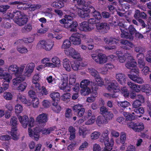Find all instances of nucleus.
Instances as JSON below:
<instances>
[{
	"mask_svg": "<svg viewBox=\"0 0 151 151\" xmlns=\"http://www.w3.org/2000/svg\"><path fill=\"white\" fill-rule=\"evenodd\" d=\"M54 45V43L52 41L48 40H40L37 45L38 49H43L47 51L50 50Z\"/></svg>",
	"mask_w": 151,
	"mask_h": 151,
	"instance_id": "1",
	"label": "nucleus"
},
{
	"mask_svg": "<svg viewBox=\"0 0 151 151\" xmlns=\"http://www.w3.org/2000/svg\"><path fill=\"white\" fill-rule=\"evenodd\" d=\"M18 14L16 19H15V22L19 26H22L26 24L28 21L27 16L20 11L18 13Z\"/></svg>",
	"mask_w": 151,
	"mask_h": 151,
	"instance_id": "2",
	"label": "nucleus"
},
{
	"mask_svg": "<svg viewBox=\"0 0 151 151\" xmlns=\"http://www.w3.org/2000/svg\"><path fill=\"white\" fill-rule=\"evenodd\" d=\"M91 57L97 63L99 64H103L107 61V59L105 55L99 53L98 55L92 54Z\"/></svg>",
	"mask_w": 151,
	"mask_h": 151,
	"instance_id": "3",
	"label": "nucleus"
},
{
	"mask_svg": "<svg viewBox=\"0 0 151 151\" xmlns=\"http://www.w3.org/2000/svg\"><path fill=\"white\" fill-rule=\"evenodd\" d=\"M65 52L66 55L71 56L74 59H81L80 53L73 48L70 47L65 50Z\"/></svg>",
	"mask_w": 151,
	"mask_h": 151,
	"instance_id": "4",
	"label": "nucleus"
},
{
	"mask_svg": "<svg viewBox=\"0 0 151 151\" xmlns=\"http://www.w3.org/2000/svg\"><path fill=\"white\" fill-rule=\"evenodd\" d=\"M48 120V115L42 113L38 115L36 119V122L41 126L44 127Z\"/></svg>",
	"mask_w": 151,
	"mask_h": 151,
	"instance_id": "5",
	"label": "nucleus"
},
{
	"mask_svg": "<svg viewBox=\"0 0 151 151\" xmlns=\"http://www.w3.org/2000/svg\"><path fill=\"white\" fill-rule=\"evenodd\" d=\"M90 81L88 80L84 79L83 80L81 83L80 87L82 88L81 90V94L86 92L87 94L91 92L88 86L90 84Z\"/></svg>",
	"mask_w": 151,
	"mask_h": 151,
	"instance_id": "6",
	"label": "nucleus"
},
{
	"mask_svg": "<svg viewBox=\"0 0 151 151\" xmlns=\"http://www.w3.org/2000/svg\"><path fill=\"white\" fill-rule=\"evenodd\" d=\"M107 89L109 91H112L115 92H119L120 88L118 83L116 81H112L108 83Z\"/></svg>",
	"mask_w": 151,
	"mask_h": 151,
	"instance_id": "7",
	"label": "nucleus"
},
{
	"mask_svg": "<svg viewBox=\"0 0 151 151\" xmlns=\"http://www.w3.org/2000/svg\"><path fill=\"white\" fill-rule=\"evenodd\" d=\"M81 35L80 34L78 33L72 35L70 37V40L73 44L78 45L81 43V40L80 38Z\"/></svg>",
	"mask_w": 151,
	"mask_h": 151,
	"instance_id": "8",
	"label": "nucleus"
},
{
	"mask_svg": "<svg viewBox=\"0 0 151 151\" xmlns=\"http://www.w3.org/2000/svg\"><path fill=\"white\" fill-rule=\"evenodd\" d=\"M18 118L22 126L24 128L27 127L29 123L28 116L26 115H19L18 116Z\"/></svg>",
	"mask_w": 151,
	"mask_h": 151,
	"instance_id": "9",
	"label": "nucleus"
},
{
	"mask_svg": "<svg viewBox=\"0 0 151 151\" xmlns=\"http://www.w3.org/2000/svg\"><path fill=\"white\" fill-rule=\"evenodd\" d=\"M115 78L119 83L122 85H124L126 81V77L121 73H118L116 74Z\"/></svg>",
	"mask_w": 151,
	"mask_h": 151,
	"instance_id": "10",
	"label": "nucleus"
},
{
	"mask_svg": "<svg viewBox=\"0 0 151 151\" xmlns=\"http://www.w3.org/2000/svg\"><path fill=\"white\" fill-rule=\"evenodd\" d=\"M96 27L98 29L101 30L103 33H107L109 29V25L105 22L101 23L97 25Z\"/></svg>",
	"mask_w": 151,
	"mask_h": 151,
	"instance_id": "11",
	"label": "nucleus"
},
{
	"mask_svg": "<svg viewBox=\"0 0 151 151\" xmlns=\"http://www.w3.org/2000/svg\"><path fill=\"white\" fill-rule=\"evenodd\" d=\"M125 64L126 67L128 69H131L132 68H134L136 67L137 63L133 57H131Z\"/></svg>",
	"mask_w": 151,
	"mask_h": 151,
	"instance_id": "12",
	"label": "nucleus"
},
{
	"mask_svg": "<svg viewBox=\"0 0 151 151\" xmlns=\"http://www.w3.org/2000/svg\"><path fill=\"white\" fill-rule=\"evenodd\" d=\"M80 29L85 31H89L92 30V29L89 26V24L86 22L84 21L80 24Z\"/></svg>",
	"mask_w": 151,
	"mask_h": 151,
	"instance_id": "13",
	"label": "nucleus"
},
{
	"mask_svg": "<svg viewBox=\"0 0 151 151\" xmlns=\"http://www.w3.org/2000/svg\"><path fill=\"white\" fill-rule=\"evenodd\" d=\"M96 122L97 125L99 126H101L103 124H106L107 123L104 116H103L100 115L98 116Z\"/></svg>",
	"mask_w": 151,
	"mask_h": 151,
	"instance_id": "14",
	"label": "nucleus"
},
{
	"mask_svg": "<svg viewBox=\"0 0 151 151\" xmlns=\"http://www.w3.org/2000/svg\"><path fill=\"white\" fill-rule=\"evenodd\" d=\"M0 79H3L4 82H9L12 79V76L7 72H3L1 75H0Z\"/></svg>",
	"mask_w": 151,
	"mask_h": 151,
	"instance_id": "15",
	"label": "nucleus"
},
{
	"mask_svg": "<svg viewBox=\"0 0 151 151\" xmlns=\"http://www.w3.org/2000/svg\"><path fill=\"white\" fill-rule=\"evenodd\" d=\"M134 111V113L135 115L137 116V117H140L142 116V115L144 113V110L142 107H138L135 108L133 110Z\"/></svg>",
	"mask_w": 151,
	"mask_h": 151,
	"instance_id": "16",
	"label": "nucleus"
},
{
	"mask_svg": "<svg viewBox=\"0 0 151 151\" xmlns=\"http://www.w3.org/2000/svg\"><path fill=\"white\" fill-rule=\"evenodd\" d=\"M129 87L132 90L136 92H139L140 91V88L139 85H137L130 82L127 83Z\"/></svg>",
	"mask_w": 151,
	"mask_h": 151,
	"instance_id": "17",
	"label": "nucleus"
},
{
	"mask_svg": "<svg viewBox=\"0 0 151 151\" xmlns=\"http://www.w3.org/2000/svg\"><path fill=\"white\" fill-rule=\"evenodd\" d=\"M68 131L70 134L69 139L70 140H73L76 137V130L75 128L70 126L68 129Z\"/></svg>",
	"mask_w": 151,
	"mask_h": 151,
	"instance_id": "18",
	"label": "nucleus"
},
{
	"mask_svg": "<svg viewBox=\"0 0 151 151\" xmlns=\"http://www.w3.org/2000/svg\"><path fill=\"white\" fill-rule=\"evenodd\" d=\"M129 77L135 82L139 83H142L143 82V79L140 77H138L136 76L129 74L128 75Z\"/></svg>",
	"mask_w": 151,
	"mask_h": 151,
	"instance_id": "19",
	"label": "nucleus"
},
{
	"mask_svg": "<svg viewBox=\"0 0 151 151\" xmlns=\"http://www.w3.org/2000/svg\"><path fill=\"white\" fill-rule=\"evenodd\" d=\"M25 77L22 76H19L12 80L13 84L15 86H17L21 82L25 80Z\"/></svg>",
	"mask_w": 151,
	"mask_h": 151,
	"instance_id": "20",
	"label": "nucleus"
},
{
	"mask_svg": "<svg viewBox=\"0 0 151 151\" xmlns=\"http://www.w3.org/2000/svg\"><path fill=\"white\" fill-rule=\"evenodd\" d=\"M17 99L23 103L27 104L28 106H29L31 104V102L29 101H28L26 97L23 95H19L18 96Z\"/></svg>",
	"mask_w": 151,
	"mask_h": 151,
	"instance_id": "21",
	"label": "nucleus"
},
{
	"mask_svg": "<svg viewBox=\"0 0 151 151\" xmlns=\"http://www.w3.org/2000/svg\"><path fill=\"white\" fill-rule=\"evenodd\" d=\"M109 133V131L107 129H105L102 134V136L104 138L103 140H102V141L104 140V144H110V141L109 142V139L108 137Z\"/></svg>",
	"mask_w": 151,
	"mask_h": 151,
	"instance_id": "22",
	"label": "nucleus"
},
{
	"mask_svg": "<svg viewBox=\"0 0 151 151\" xmlns=\"http://www.w3.org/2000/svg\"><path fill=\"white\" fill-rule=\"evenodd\" d=\"M70 64V61L68 59L65 58L63 60V67L66 70L68 71L71 70V67Z\"/></svg>",
	"mask_w": 151,
	"mask_h": 151,
	"instance_id": "23",
	"label": "nucleus"
},
{
	"mask_svg": "<svg viewBox=\"0 0 151 151\" xmlns=\"http://www.w3.org/2000/svg\"><path fill=\"white\" fill-rule=\"evenodd\" d=\"M114 140L112 138H111L110 140V144H104L105 147L103 151H110L113 147Z\"/></svg>",
	"mask_w": 151,
	"mask_h": 151,
	"instance_id": "24",
	"label": "nucleus"
},
{
	"mask_svg": "<svg viewBox=\"0 0 151 151\" xmlns=\"http://www.w3.org/2000/svg\"><path fill=\"white\" fill-rule=\"evenodd\" d=\"M50 96L52 99L53 102H58L59 100L60 96L59 93L56 92L50 93Z\"/></svg>",
	"mask_w": 151,
	"mask_h": 151,
	"instance_id": "25",
	"label": "nucleus"
},
{
	"mask_svg": "<svg viewBox=\"0 0 151 151\" xmlns=\"http://www.w3.org/2000/svg\"><path fill=\"white\" fill-rule=\"evenodd\" d=\"M52 109L55 112L58 113L61 109L60 106L58 104V102H54L52 103Z\"/></svg>",
	"mask_w": 151,
	"mask_h": 151,
	"instance_id": "26",
	"label": "nucleus"
},
{
	"mask_svg": "<svg viewBox=\"0 0 151 151\" xmlns=\"http://www.w3.org/2000/svg\"><path fill=\"white\" fill-rule=\"evenodd\" d=\"M103 40L104 42L108 44H110L111 43L112 44L116 43L118 42L117 40L111 37H104Z\"/></svg>",
	"mask_w": 151,
	"mask_h": 151,
	"instance_id": "27",
	"label": "nucleus"
},
{
	"mask_svg": "<svg viewBox=\"0 0 151 151\" xmlns=\"http://www.w3.org/2000/svg\"><path fill=\"white\" fill-rule=\"evenodd\" d=\"M10 124L12 126V129L17 128V118L15 116H13L11 119Z\"/></svg>",
	"mask_w": 151,
	"mask_h": 151,
	"instance_id": "28",
	"label": "nucleus"
},
{
	"mask_svg": "<svg viewBox=\"0 0 151 151\" xmlns=\"http://www.w3.org/2000/svg\"><path fill=\"white\" fill-rule=\"evenodd\" d=\"M78 14L79 16L83 18L87 19L88 18L89 14L87 11L82 10H80L78 11Z\"/></svg>",
	"mask_w": 151,
	"mask_h": 151,
	"instance_id": "29",
	"label": "nucleus"
},
{
	"mask_svg": "<svg viewBox=\"0 0 151 151\" xmlns=\"http://www.w3.org/2000/svg\"><path fill=\"white\" fill-rule=\"evenodd\" d=\"M120 29L122 33L121 35V36L122 38L129 39L130 40L133 39V36L132 35L129 34L128 33H124V30L122 29L121 28H120Z\"/></svg>",
	"mask_w": 151,
	"mask_h": 151,
	"instance_id": "30",
	"label": "nucleus"
},
{
	"mask_svg": "<svg viewBox=\"0 0 151 151\" xmlns=\"http://www.w3.org/2000/svg\"><path fill=\"white\" fill-rule=\"evenodd\" d=\"M88 132V131L86 128L81 127L79 128L78 132L79 135L82 136L83 138H84L87 134Z\"/></svg>",
	"mask_w": 151,
	"mask_h": 151,
	"instance_id": "31",
	"label": "nucleus"
},
{
	"mask_svg": "<svg viewBox=\"0 0 151 151\" xmlns=\"http://www.w3.org/2000/svg\"><path fill=\"white\" fill-rule=\"evenodd\" d=\"M104 116L107 123L109 121L111 120L114 117V114L110 111H109L105 115H104Z\"/></svg>",
	"mask_w": 151,
	"mask_h": 151,
	"instance_id": "32",
	"label": "nucleus"
},
{
	"mask_svg": "<svg viewBox=\"0 0 151 151\" xmlns=\"http://www.w3.org/2000/svg\"><path fill=\"white\" fill-rule=\"evenodd\" d=\"M90 8L92 11V13H93V15L98 20H100L101 19L102 17L100 13L99 12L96 11L92 6Z\"/></svg>",
	"mask_w": 151,
	"mask_h": 151,
	"instance_id": "33",
	"label": "nucleus"
},
{
	"mask_svg": "<svg viewBox=\"0 0 151 151\" xmlns=\"http://www.w3.org/2000/svg\"><path fill=\"white\" fill-rule=\"evenodd\" d=\"M142 89L143 91L145 92L147 95H149L151 93V87L149 85H143Z\"/></svg>",
	"mask_w": 151,
	"mask_h": 151,
	"instance_id": "34",
	"label": "nucleus"
},
{
	"mask_svg": "<svg viewBox=\"0 0 151 151\" xmlns=\"http://www.w3.org/2000/svg\"><path fill=\"white\" fill-rule=\"evenodd\" d=\"M51 5L53 7L58 8H61L64 6L63 3L61 1H54L52 3Z\"/></svg>",
	"mask_w": 151,
	"mask_h": 151,
	"instance_id": "35",
	"label": "nucleus"
},
{
	"mask_svg": "<svg viewBox=\"0 0 151 151\" xmlns=\"http://www.w3.org/2000/svg\"><path fill=\"white\" fill-rule=\"evenodd\" d=\"M12 4L14 5H17V7L19 9H22L24 7V5H27L26 3L24 1H15L12 2Z\"/></svg>",
	"mask_w": 151,
	"mask_h": 151,
	"instance_id": "36",
	"label": "nucleus"
},
{
	"mask_svg": "<svg viewBox=\"0 0 151 151\" xmlns=\"http://www.w3.org/2000/svg\"><path fill=\"white\" fill-rule=\"evenodd\" d=\"M17 128L12 129L11 134L12 138L14 140H17L18 139V136L17 135Z\"/></svg>",
	"mask_w": 151,
	"mask_h": 151,
	"instance_id": "37",
	"label": "nucleus"
},
{
	"mask_svg": "<svg viewBox=\"0 0 151 151\" xmlns=\"http://www.w3.org/2000/svg\"><path fill=\"white\" fill-rule=\"evenodd\" d=\"M72 69L75 71H77L79 69L80 64L78 62L76 61L72 62L71 64Z\"/></svg>",
	"mask_w": 151,
	"mask_h": 151,
	"instance_id": "38",
	"label": "nucleus"
},
{
	"mask_svg": "<svg viewBox=\"0 0 151 151\" xmlns=\"http://www.w3.org/2000/svg\"><path fill=\"white\" fill-rule=\"evenodd\" d=\"M101 135L100 132L95 131L91 134L90 137L92 139H96L99 138Z\"/></svg>",
	"mask_w": 151,
	"mask_h": 151,
	"instance_id": "39",
	"label": "nucleus"
},
{
	"mask_svg": "<svg viewBox=\"0 0 151 151\" xmlns=\"http://www.w3.org/2000/svg\"><path fill=\"white\" fill-rule=\"evenodd\" d=\"M117 56L118 57V60L120 63H124L126 60V58L124 55L119 52L117 53Z\"/></svg>",
	"mask_w": 151,
	"mask_h": 151,
	"instance_id": "40",
	"label": "nucleus"
},
{
	"mask_svg": "<svg viewBox=\"0 0 151 151\" xmlns=\"http://www.w3.org/2000/svg\"><path fill=\"white\" fill-rule=\"evenodd\" d=\"M89 72L91 73V75L94 76L95 78H97L99 76L98 72L97 70L94 69L92 68H88Z\"/></svg>",
	"mask_w": 151,
	"mask_h": 151,
	"instance_id": "41",
	"label": "nucleus"
},
{
	"mask_svg": "<svg viewBox=\"0 0 151 151\" xmlns=\"http://www.w3.org/2000/svg\"><path fill=\"white\" fill-rule=\"evenodd\" d=\"M144 128V126L142 123H136L134 131L139 132L142 130Z\"/></svg>",
	"mask_w": 151,
	"mask_h": 151,
	"instance_id": "42",
	"label": "nucleus"
},
{
	"mask_svg": "<svg viewBox=\"0 0 151 151\" xmlns=\"http://www.w3.org/2000/svg\"><path fill=\"white\" fill-rule=\"evenodd\" d=\"M78 24L76 21L72 22L69 28H71L70 31L71 32H75L77 31L76 27L78 26Z\"/></svg>",
	"mask_w": 151,
	"mask_h": 151,
	"instance_id": "43",
	"label": "nucleus"
},
{
	"mask_svg": "<svg viewBox=\"0 0 151 151\" xmlns=\"http://www.w3.org/2000/svg\"><path fill=\"white\" fill-rule=\"evenodd\" d=\"M32 29V26L30 24H27L22 28V31L23 33H26L30 32Z\"/></svg>",
	"mask_w": 151,
	"mask_h": 151,
	"instance_id": "44",
	"label": "nucleus"
},
{
	"mask_svg": "<svg viewBox=\"0 0 151 151\" xmlns=\"http://www.w3.org/2000/svg\"><path fill=\"white\" fill-rule=\"evenodd\" d=\"M67 84V83L65 84L64 83H62L60 86V89L65 91H70V90L71 87L68 86Z\"/></svg>",
	"mask_w": 151,
	"mask_h": 151,
	"instance_id": "45",
	"label": "nucleus"
},
{
	"mask_svg": "<svg viewBox=\"0 0 151 151\" xmlns=\"http://www.w3.org/2000/svg\"><path fill=\"white\" fill-rule=\"evenodd\" d=\"M3 96L4 99L6 100H11L13 98L12 94L8 92H6L4 93Z\"/></svg>",
	"mask_w": 151,
	"mask_h": 151,
	"instance_id": "46",
	"label": "nucleus"
},
{
	"mask_svg": "<svg viewBox=\"0 0 151 151\" xmlns=\"http://www.w3.org/2000/svg\"><path fill=\"white\" fill-rule=\"evenodd\" d=\"M120 43L122 44L128 46L131 48H132L134 46V45L133 43L127 40H121Z\"/></svg>",
	"mask_w": 151,
	"mask_h": 151,
	"instance_id": "47",
	"label": "nucleus"
},
{
	"mask_svg": "<svg viewBox=\"0 0 151 151\" xmlns=\"http://www.w3.org/2000/svg\"><path fill=\"white\" fill-rule=\"evenodd\" d=\"M117 104L119 106L124 108H126L129 105V103L126 101H118Z\"/></svg>",
	"mask_w": 151,
	"mask_h": 151,
	"instance_id": "48",
	"label": "nucleus"
},
{
	"mask_svg": "<svg viewBox=\"0 0 151 151\" xmlns=\"http://www.w3.org/2000/svg\"><path fill=\"white\" fill-rule=\"evenodd\" d=\"M71 45V41L68 40H64L62 45L61 47L63 49H66L69 47Z\"/></svg>",
	"mask_w": 151,
	"mask_h": 151,
	"instance_id": "49",
	"label": "nucleus"
},
{
	"mask_svg": "<svg viewBox=\"0 0 151 151\" xmlns=\"http://www.w3.org/2000/svg\"><path fill=\"white\" fill-rule=\"evenodd\" d=\"M76 76L73 74L70 75L69 79V83L70 85H74L76 81Z\"/></svg>",
	"mask_w": 151,
	"mask_h": 151,
	"instance_id": "50",
	"label": "nucleus"
},
{
	"mask_svg": "<svg viewBox=\"0 0 151 151\" xmlns=\"http://www.w3.org/2000/svg\"><path fill=\"white\" fill-rule=\"evenodd\" d=\"M27 86V84L25 82L21 83L17 87V89L19 91H23L26 88Z\"/></svg>",
	"mask_w": 151,
	"mask_h": 151,
	"instance_id": "51",
	"label": "nucleus"
},
{
	"mask_svg": "<svg viewBox=\"0 0 151 151\" xmlns=\"http://www.w3.org/2000/svg\"><path fill=\"white\" fill-rule=\"evenodd\" d=\"M17 50L19 53L21 54L26 53L28 51L27 49L24 47H17Z\"/></svg>",
	"mask_w": 151,
	"mask_h": 151,
	"instance_id": "52",
	"label": "nucleus"
},
{
	"mask_svg": "<svg viewBox=\"0 0 151 151\" xmlns=\"http://www.w3.org/2000/svg\"><path fill=\"white\" fill-rule=\"evenodd\" d=\"M54 130V127H50L47 129H44L41 131L42 133L45 135L49 134L51 132Z\"/></svg>",
	"mask_w": 151,
	"mask_h": 151,
	"instance_id": "53",
	"label": "nucleus"
},
{
	"mask_svg": "<svg viewBox=\"0 0 151 151\" xmlns=\"http://www.w3.org/2000/svg\"><path fill=\"white\" fill-rule=\"evenodd\" d=\"M25 66V64H24L21 66L19 68L17 67L18 69L16 74V76H21L20 74H21L23 72Z\"/></svg>",
	"mask_w": 151,
	"mask_h": 151,
	"instance_id": "54",
	"label": "nucleus"
},
{
	"mask_svg": "<svg viewBox=\"0 0 151 151\" xmlns=\"http://www.w3.org/2000/svg\"><path fill=\"white\" fill-rule=\"evenodd\" d=\"M33 71V70L25 68L24 71V77H30Z\"/></svg>",
	"mask_w": 151,
	"mask_h": 151,
	"instance_id": "55",
	"label": "nucleus"
},
{
	"mask_svg": "<svg viewBox=\"0 0 151 151\" xmlns=\"http://www.w3.org/2000/svg\"><path fill=\"white\" fill-rule=\"evenodd\" d=\"M15 110L16 113H20L22 112L23 110L22 107L20 104H18L15 106Z\"/></svg>",
	"mask_w": 151,
	"mask_h": 151,
	"instance_id": "56",
	"label": "nucleus"
},
{
	"mask_svg": "<svg viewBox=\"0 0 151 151\" xmlns=\"http://www.w3.org/2000/svg\"><path fill=\"white\" fill-rule=\"evenodd\" d=\"M134 51L136 52L139 53H143L145 52V48L140 46L135 47Z\"/></svg>",
	"mask_w": 151,
	"mask_h": 151,
	"instance_id": "57",
	"label": "nucleus"
},
{
	"mask_svg": "<svg viewBox=\"0 0 151 151\" xmlns=\"http://www.w3.org/2000/svg\"><path fill=\"white\" fill-rule=\"evenodd\" d=\"M17 67V66L16 65H12L9 66L8 68L9 71V72H14L16 74L18 69Z\"/></svg>",
	"mask_w": 151,
	"mask_h": 151,
	"instance_id": "58",
	"label": "nucleus"
},
{
	"mask_svg": "<svg viewBox=\"0 0 151 151\" xmlns=\"http://www.w3.org/2000/svg\"><path fill=\"white\" fill-rule=\"evenodd\" d=\"M32 101L33 107L35 108L37 107L39 104V99L37 97H34Z\"/></svg>",
	"mask_w": 151,
	"mask_h": 151,
	"instance_id": "59",
	"label": "nucleus"
},
{
	"mask_svg": "<svg viewBox=\"0 0 151 151\" xmlns=\"http://www.w3.org/2000/svg\"><path fill=\"white\" fill-rule=\"evenodd\" d=\"M137 116L135 115L134 112H133L132 114H129L128 116L127 117L126 120H134L137 118Z\"/></svg>",
	"mask_w": 151,
	"mask_h": 151,
	"instance_id": "60",
	"label": "nucleus"
},
{
	"mask_svg": "<svg viewBox=\"0 0 151 151\" xmlns=\"http://www.w3.org/2000/svg\"><path fill=\"white\" fill-rule=\"evenodd\" d=\"M52 61L56 67H58L60 65V61L57 57H54L52 58Z\"/></svg>",
	"mask_w": 151,
	"mask_h": 151,
	"instance_id": "61",
	"label": "nucleus"
},
{
	"mask_svg": "<svg viewBox=\"0 0 151 151\" xmlns=\"http://www.w3.org/2000/svg\"><path fill=\"white\" fill-rule=\"evenodd\" d=\"M19 11H16L15 12H13L12 13H9L8 14V16L9 17V18L11 19H13L15 22V19H16L17 16L18 15V13H19Z\"/></svg>",
	"mask_w": 151,
	"mask_h": 151,
	"instance_id": "62",
	"label": "nucleus"
},
{
	"mask_svg": "<svg viewBox=\"0 0 151 151\" xmlns=\"http://www.w3.org/2000/svg\"><path fill=\"white\" fill-rule=\"evenodd\" d=\"M72 116V110L70 109H67L65 110V117L68 119L70 118Z\"/></svg>",
	"mask_w": 151,
	"mask_h": 151,
	"instance_id": "63",
	"label": "nucleus"
},
{
	"mask_svg": "<svg viewBox=\"0 0 151 151\" xmlns=\"http://www.w3.org/2000/svg\"><path fill=\"white\" fill-rule=\"evenodd\" d=\"M150 72V68L147 66H145L144 67L142 70V74L145 76H146Z\"/></svg>",
	"mask_w": 151,
	"mask_h": 151,
	"instance_id": "64",
	"label": "nucleus"
}]
</instances>
